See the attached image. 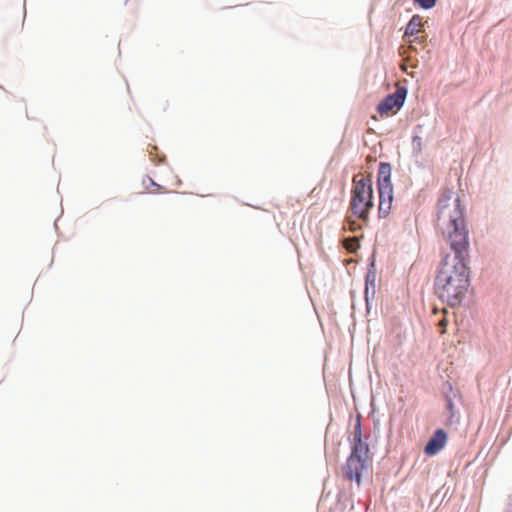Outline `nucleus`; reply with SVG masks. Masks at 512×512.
<instances>
[{"label":"nucleus","mask_w":512,"mask_h":512,"mask_svg":"<svg viewBox=\"0 0 512 512\" xmlns=\"http://www.w3.org/2000/svg\"><path fill=\"white\" fill-rule=\"evenodd\" d=\"M467 260L468 251H461L455 253L453 258L446 256L441 262L435 280V290L437 295L450 306L460 304L468 290Z\"/></svg>","instance_id":"1"},{"label":"nucleus","mask_w":512,"mask_h":512,"mask_svg":"<svg viewBox=\"0 0 512 512\" xmlns=\"http://www.w3.org/2000/svg\"><path fill=\"white\" fill-rule=\"evenodd\" d=\"M437 228L455 253L468 251L469 240L464 209L459 196L452 190H445L438 201Z\"/></svg>","instance_id":"2"},{"label":"nucleus","mask_w":512,"mask_h":512,"mask_svg":"<svg viewBox=\"0 0 512 512\" xmlns=\"http://www.w3.org/2000/svg\"><path fill=\"white\" fill-rule=\"evenodd\" d=\"M368 460L369 446L362 440L361 422L358 419L354 426L353 439L351 441V454L342 468L345 479L356 481L359 485L361 483L362 472L367 467Z\"/></svg>","instance_id":"3"},{"label":"nucleus","mask_w":512,"mask_h":512,"mask_svg":"<svg viewBox=\"0 0 512 512\" xmlns=\"http://www.w3.org/2000/svg\"><path fill=\"white\" fill-rule=\"evenodd\" d=\"M373 207L374 202L371 177L359 173L353 178L349 209L353 216L362 223L367 224L370 211Z\"/></svg>","instance_id":"4"},{"label":"nucleus","mask_w":512,"mask_h":512,"mask_svg":"<svg viewBox=\"0 0 512 512\" xmlns=\"http://www.w3.org/2000/svg\"><path fill=\"white\" fill-rule=\"evenodd\" d=\"M407 95L405 87H398L396 91L388 95L377 107L381 115L388 114L394 109L398 110L402 107Z\"/></svg>","instance_id":"5"},{"label":"nucleus","mask_w":512,"mask_h":512,"mask_svg":"<svg viewBox=\"0 0 512 512\" xmlns=\"http://www.w3.org/2000/svg\"><path fill=\"white\" fill-rule=\"evenodd\" d=\"M379 192V217H386L391 209L393 203V185H383L378 187Z\"/></svg>","instance_id":"6"},{"label":"nucleus","mask_w":512,"mask_h":512,"mask_svg":"<svg viewBox=\"0 0 512 512\" xmlns=\"http://www.w3.org/2000/svg\"><path fill=\"white\" fill-rule=\"evenodd\" d=\"M447 433L443 429H437L424 448V452L433 456L440 452L447 443Z\"/></svg>","instance_id":"7"},{"label":"nucleus","mask_w":512,"mask_h":512,"mask_svg":"<svg viewBox=\"0 0 512 512\" xmlns=\"http://www.w3.org/2000/svg\"><path fill=\"white\" fill-rule=\"evenodd\" d=\"M378 187L383 185H392L391 183V165L389 163L381 162L378 171Z\"/></svg>","instance_id":"8"},{"label":"nucleus","mask_w":512,"mask_h":512,"mask_svg":"<svg viewBox=\"0 0 512 512\" xmlns=\"http://www.w3.org/2000/svg\"><path fill=\"white\" fill-rule=\"evenodd\" d=\"M422 26V18L419 15H414L407 24L405 36H413L417 34L420 32Z\"/></svg>","instance_id":"9"},{"label":"nucleus","mask_w":512,"mask_h":512,"mask_svg":"<svg viewBox=\"0 0 512 512\" xmlns=\"http://www.w3.org/2000/svg\"><path fill=\"white\" fill-rule=\"evenodd\" d=\"M142 183L148 193L155 194V193H165L166 192V189L163 186L154 182L153 179L150 178L149 176H146L145 178H143Z\"/></svg>","instance_id":"10"},{"label":"nucleus","mask_w":512,"mask_h":512,"mask_svg":"<svg viewBox=\"0 0 512 512\" xmlns=\"http://www.w3.org/2000/svg\"><path fill=\"white\" fill-rule=\"evenodd\" d=\"M344 228L351 232H356L362 229V223L358 222L357 220H352L351 216H347Z\"/></svg>","instance_id":"11"},{"label":"nucleus","mask_w":512,"mask_h":512,"mask_svg":"<svg viewBox=\"0 0 512 512\" xmlns=\"http://www.w3.org/2000/svg\"><path fill=\"white\" fill-rule=\"evenodd\" d=\"M345 248L349 252H355L359 248V241L357 237L348 238L344 242Z\"/></svg>","instance_id":"12"},{"label":"nucleus","mask_w":512,"mask_h":512,"mask_svg":"<svg viewBox=\"0 0 512 512\" xmlns=\"http://www.w3.org/2000/svg\"><path fill=\"white\" fill-rule=\"evenodd\" d=\"M423 9H430L435 6L436 0H415Z\"/></svg>","instance_id":"13"},{"label":"nucleus","mask_w":512,"mask_h":512,"mask_svg":"<svg viewBox=\"0 0 512 512\" xmlns=\"http://www.w3.org/2000/svg\"><path fill=\"white\" fill-rule=\"evenodd\" d=\"M448 324V320L446 317H443L439 322H438V327L440 328V333L441 334H444L446 332L445 328Z\"/></svg>","instance_id":"14"},{"label":"nucleus","mask_w":512,"mask_h":512,"mask_svg":"<svg viewBox=\"0 0 512 512\" xmlns=\"http://www.w3.org/2000/svg\"><path fill=\"white\" fill-rule=\"evenodd\" d=\"M413 142H417V145H418V150L420 151L421 150V138L419 136H415L413 138Z\"/></svg>","instance_id":"15"},{"label":"nucleus","mask_w":512,"mask_h":512,"mask_svg":"<svg viewBox=\"0 0 512 512\" xmlns=\"http://www.w3.org/2000/svg\"><path fill=\"white\" fill-rule=\"evenodd\" d=\"M447 406H448V409L452 412V411H453V408H454V404L452 403V401H451V400H449V401H448Z\"/></svg>","instance_id":"16"},{"label":"nucleus","mask_w":512,"mask_h":512,"mask_svg":"<svg viewBox=\"0 0 512 512\" xmlns=\"http://www.w3.org/2000/svg\"><path fill=\"white\" fill-rule=\"evenodd\" d=\"M128 0H124V3H126Z\"/></svg>","instance_id":"17"}]
</instances>
